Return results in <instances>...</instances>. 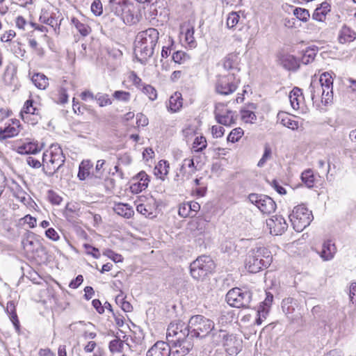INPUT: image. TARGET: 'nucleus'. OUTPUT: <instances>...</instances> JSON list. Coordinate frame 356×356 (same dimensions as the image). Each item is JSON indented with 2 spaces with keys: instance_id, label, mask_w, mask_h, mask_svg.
<instances>
[{
  "instance_id": "nucleus-52",
  "label": "nucleus",
  "mask_w": 356,
  "mask_h": 356,
  "mask_svg": "<svg viewBox=\"0 0 356 356\" xmlns=\"http://www.w3.org/2000/svg\"><path fill=\"white\" fill-rule=\"evenodd\" d=\"M142 91L145 93L150 100L154 101L157 98V92L156 89L151 85L145 84L142 88Z\"/></svg>"
},
{
  "instance_id": "nucleus-37",
  "label": "nucleus",
  "mask_w": 356,
  "mask_h": 356,
  "mask_svg": "<svg viewBox=\"0 0 356 356\" xmlns=\"http://www.w3.org/2000/svg\"><path fill=\"white\" fill-rule=\"evenodd\" d=\"M182 106V98L181 95L178 92H175L173 95L170 97L168 108L172 112L175 113L178 111Z\"/></svg>"
},
{
  "instance_id": "nucleus-3",
  "label": "nucleus",
  "mask_w": 356,
  "mask_h": 356,
  "mask_svg": "<svg viewBox=\"0 0 356 356\" xmlns=\"http://www.w3.org/2000/svg\"><path fill=\"white\" fill-rule=\"evenodd\" d=\"M43 171L49 177H52L63 165L65 157L62 149L58 145H51L49 150L42 154Z\"/></svg>"
},
{
  "instance_id": "nucleus-17",
  "label": "nucleus",
  "mask_w": 356,
  "mask_h": 356,
  "mask_svg": "<svg viewBox=\"0 0 356 356\" xmlns=\"http://www.w3.org/2000/svg\"><path fill=\"white\" fill-rule=\"evenodd\" d=\"M171 344L162 341L155 343L147 352L146 356H170Z\"/></svg>"
},
{
  "instance_id": "nucleus-21",
  "label": "nucleus",
  "mask_w": 356,
  "mask_h": 356,
  "mask_svg": "<svg viewBox=\"0 0 356 356\" xmlns=\"http://www.w3.org/2000/svg\"><path fill=\"white\" fill-rule=\"evenodd\" d=\"M239 60L240 59L237 54H229L223 60V67L227 71H231V72H236L238 75V73L241 70L239 67Z\"/></svg>"
},
{
  "instance_id": "nucleus-45",
  "label": "nucleus",
  "mask_w": 356,
  "mask_h": 356,
  "mask_svg": "<svg viewBox=\"0 0 356 356\" xmlns=\"http://www.w3.org/2000/svg\"><path fill=\"white\" fill-rule=\"evenodd\" d=\"M72 24L76 27V30L83 35L86 36L90 32V28L87 24L80 22L77 19L73 18L72 19Z\"/></svg>"
},
{
  "instance_id": "nucleus-7",
  "label": "nucleus",
  "mask_w": 356,
  "mask_h": 356,
  "mask_svg": "<svg viewBox=\"0 0 356 356\" xmlns=\"http://www.w3.org/2000/svg\"><path fill=\"white\" fill-rule=\"evenodd\" d=\"M252 298V293L250 291L235 287L227 293L226 301L233 307L250 308Z\"/></svg>"
},
{
  "instance_id": "nucleus-29",
  "label": "nucleus",
  "mask_w": 356,
  "mask_h": 356,
  "mask_svg": "<svg viewBox=\"0 0 356 356\" xmlns=\"http://www.w3.org/2000/svg\"><path fill=\"white\" fill-rule=\"evenodd\" d=\"M29 76L31 77V82L38 89L44 90L49 86V79L44 74L34 73L31 76V72H29Z\"/></svg>"
},
{
  "instance_id": "nucleus-62",
  "label": "nucleus",
  "mask_w": 356,
  "mask_h": 356,
  "mask_svg": "<svg viewBox=\"0 0 356 356\" xmlns=\"http://www.w3.org/2000/svg\"><path fill=\"white\" fill-rule=\"evenodd\" d=\"M129 79L133 82V84L138 88H142L145 85L142 79L134 71L131 72Z\"/></svg>"
},
{
  "instance_id": "nucleus-27",
  "label": "nucleus",
  "mask_w": 356,
  "mask_h": 356,
  "mask_svg": "<svg viewBox=\"0 0 356 356\" xmlns=\"http://www.w3.org/2000/svg\"><path fill=\"white\" fill-rule=\"evenodd\" d=\"M297 307V301L292 298H287L282 302V309L284 313L289 317L293 318L296 316L294 313Z\"/></svg>"
},
{
  "instance_id": "nucleus-25",
  "label": "nucleus",
  "mask_w": 356,
  "mask_h": 356,
  "mask_svg": "<svg viewBox=\"0 0 356 356\" xmlns=\"http://www.w3.org/2000/svg\"><path fill=\"white\" fill-rule=\"evenodd\" d=\"M336 251L335 245L328 240L323 243L319 254L324 261H329L334 257Z\"/></svg>"
},
{
  "instance_id": "nucleus-50",
  "label": "nucleus",
  "mask_w": 356,
  "mask_h": 356,
  "mask_svg": "<svg viewBox=\"0 0 356 356\" xmlns=\"http://www.w3.org/2000/svg\"><path fill=\"white\" fill-rule=\"evenodd\" d=\"M271 154H272V150H271L270 147L268 144H266L264 146V154L262 155V157L259 161V162L257 163V166L259 168L264 167L265 163H266V161L271 157Z\"/></svg>"
},
{
  "instance_id": "nucleus-12",
  "label": "nucleus",
  "mask_w": 356,
  "mask_h": 356,
  "mask_svg": "<svg viewBox=\"0 0 356 356\" xmlns=\"http://www.w3.org/2000/svg\"><path fill=\"white\" fill-rule=\"evenodd\" d=\"M318 81L321 83L323 90L326 91L325 93L324 104L326 105L332 102L333 99V78L330 72H323Z\"/></svg>"
},
{
  "instance_id": "nucleus-11",
  "label": "nucleus",
  "mask_w": 356,
  "mask_h": 356,
  "mask_svg": "<svg viewBox=\"0 0 356 356\" xmlns=\"http://www.w3.org/2000/svg\"><path fill=\"white\" fill-rule=\"evenodd\" d=\"M40 118L37 103L32 99H27L24 104V122L34 125Z\"/></svg>"
},
{
  "instance_id": "nucleus-4",
  "label": "nucleus",
  "mask_w": 356,
  "mask_h": 356,
  "mask_svg": "<svg viewBox=\"0 0 356 356\" xmlns=\"http://www.w3.org/2000/svg\"><path fill=\"white\" fill-rule=\"evenodd\" d=\"M214 326V322L203 315L192 316L189 318L190 341H193L195 338H205L211 332Z\"/></svg>"
},
{
  "instance_id": "nucleus-23",
  "label": "nucleus",
  "mask_w": 356,
  "mask_h": 356,
  "mask_svg": "<svg viewBox=\"0 0 356 356\" xmlns=\"http://www.w3.org/2000/svg\"><path fill=\"white\" fill-rule=\"evenodd\" d=\"M134 179L138 181L137 183L134 184L131 186V188L136 193L143 191L148 186L149 177L145 171H140L135 177H134Z\"/></svg>"
},
{
  "instance_id": "nucleus-31",
  "label": "nucleus",
  "mask_w": 356,
  "mask_h": 356,
  "mask_svg": "<svg viewBox=\"0 0 356 356\" xmlns=\"http://www.w3.org/2000/svg\"><path fill=\"white\" fill-rule=\"evenodd\" d=\"M277 118L283 126L292 130L298 129V122L293 120L292 118L286 113H279L277 115Z\"/></svg>"
},
{
  "instance_id": "nucleus-44",
  "label": "nucleus",
  "mask_w": 356,
  "mask_h": 356,
  "mask_svg": "<svg viewBox=\"0 0 356 356\" xmlns=\"http://www.w3.org/2000/svg\"><path fill=\"white\" fill-rule=\"evenodd\" d=\"M19 131L14 127L8 126L4 129L0 128V139L4 140L7 138L17 135Z\"/></svg>"
},
{
  "instance_id": "nucleus-46",
  "label": "nucleus",
  "mask_w": 356,
  "mask_h": 356,
  "mask_svg": "<svg viewBox=\"0 0 356 356\" xmlns=\"http://www.w3.org/2000/svg\"><path fill=\"white\" fill-rule=\"evenodd\" d=\"M207 147V140L204 136L196 137L193 143V149L195 152H200Z\"/></svg>"
},
{
  "instance_id": "nucleus-49",
  "label": "nucleus",
  "mask_w": 356,
  "mask_h": 356,
  "mask_svg": "<svg viewBox=\"0 0 356 356\" xmlns=\"http://www.w3.org/2000/svg\"><path fill=\"white\" fill-rule=\"evenodd\" d=\"M95 99L97 102L99 106L103 107L112 104L111 99L109 98L108 95L98 92L95 95Z\"/></svg>"
},
{
  "instance_id": "nucleus-60",
  "label": "nucleus",
  "mask_w": 356,
  "mask_h": 356,
  "mask_svg": "<svg viewBox=\"0 0 356 356\" xmlns=\"http://www.w3.org/2000/svg\"><path fill=\"white\" fill-rule=\"evenodd\" d=\"M268 310L264 309V307H259L257 310L258 317L256 318L255 323L258 325H261L268 314Z\"/></svg>"
},
{
  "instance_id": "nucleus-15",
  "label": "nucleus",
  "mask_w": 356,
  "mask_h": 356,
  "mask_svg": "<svg viewBox=\"0 0 356 356\" xmlns=\"http://www.w3.org/2000/svg\"><path fill=\"white\" fill-rule=\"evenodd\" d=\"M220 106L222 107L223 105L222 104H217L214 111L215 119L218 123L229 127L234 124V113L227 109L223 112L222 109H220Z\"/></svg>"
},
{
  "instance_id": "nucleus-20",
  "label": "nucleus",
  "mask_w": 356,
  "mask_h": 356,
  "mask_svg": "<svg viewBox=\"0 0 356 356\" xmlns=\"http://www.w3.org/2000/svg\"><path fill=\"white\" fill-rule=\"evenodd\" d=\"M154 47L155 46H135L134 54L136 59L140 63L144 64L147 59L153 55Z\"/></svg>"
},
{
  "instance_id": "nucleus-47",
  "label": "nucleus",
  "mask_w": 356,
  "mask_h": 356,
  "mask_svg": "<svg viewBox=\"0 0 356 356\" xmlns=\"http://www.w3.org/2000/svg\"><path fill=\"white\" fill-rule=\"evenodd\" d=\"M293 15L298 18L299 20L306 22L309 18V10L305 8H296L293 10Z\"/></svg>"
},
{
  "instance_id": "nucleus-57",
  "label": "nucleus",
  "mask_w": 356,
  "mask_h": 356,
  "mask_svg": "<svg viewBox=\"0 0 356 356\" xmlns=\"http://www.w3.org/2000/svg\"><path fill=\"white\" fill-rule=\"evenodd\" d=\"M83 248L87 254L91 255L95 259H98L100 257L101 254L98 248L93 247L88 243L83 244Z\"/></svg>"
},
{
  "instance_id": "nucleus-48",
  "label": "nucleus",
  "mask_w": 356,
  "mask_h": 356,
  "mask_svg": "<svg viewBox=\"0 0 356 356\" xmlns=\"http://www.w3.org/2000/svg\"><path fill=\"white\" fill-rule=\"evenodd\" d=\"M241 119L245 123H254L257 120V116L253 111L241 109Z\"/></svg>"
},
{
  "instance_id": "nucleus-22",
  "label": "nucleus",
  "mask_w": 356,
  "mask_h": 356,
  "mask_svg": "<svg viewBox=\"0 0 356 356\" xmlns=\"http://www.w3.org/2000/svg\"><path fill=\"white\" fill-rule=\"evenodd\" d=\"M213 343L216 345L222 344L224 346H229V341L232 340V335H229L225 330H216L215 327L210 333Z\"/></svg>"
},
{
  "instance_id": "nucleus-14",
  "label": "nucleus",
  "mask_w": 356,
  "mask_h": 356,
  "mask_svg": "<svg viewBox=\"0 0 356 356\" xmlns=\"http://www.w3.org/2000/svg\"><path fill=\"white\" fill-rule=\"evenodd\" d=\"M277 60L280 65L289 71L296 72L300 67V60L289 54H278Z\"/></svg>"
},
{
  "instance_id": "nucleus-26",
  "label": "nucleus",
  "mask_w": 356,
  "mask_h": 356,
  "mask_svg": "<svg viewBox=\"0 0 356 356\" xmlns=\"http://www.w3.org/2000/svg\"><path fill=\"white\" fill-rule=\"evenodd\" d=\"M6 312L16 330V332L17 333L18 336H19L21 331L20 323L16 313L15 303L13 301L8 302L6 307Z\"/></svg>"
},
{
  "instance_id": "nucleus-5",
  "label": "nucleus",
  "mask_w": 356,
  "mask_h": 356,
  "mask_svg": "<svg viewBox=\"0 0 356 356\" xmlns=\"http://www.w3.org/2000/svg\"><path fill=\"white\" fill-rule=\"evenodd\" d=\"M216 267L215 263L209 256L198 257L190 264V274L197 281H203L209 274L212 273Z\"/></svg>"
},
{
  "instance_id": "nucleus-28",
  "label": "nucleus",
  "mask_w": 356,
  "mask_h": 356,
  "mask_svg": "<svg viewBox=\"0 0 356 356\" xmlns=\"http://www.w3.org/2000/svg\"><path fill=\"white\" fill-rule=\"evenodd\" d=\"M330 5L327 2H323L319 7H317L312 15V18L318 22L325 20L326 15L330 11Z\"/></svg>"
},
{
  "instance_id": "nucleus-34",
  "label": "nucleus",
  "mask_w": 356,
  "mask_h": 356,
  "mask_svg": "<svg viewBox=\"0 0 356 356\" xmlns=\"http://www.w3.org/2000/svg\"><path fill=\"white\" fill-rule=\"evenodd\" d=\"M317 51V47L315 48L314 47H308L306 48L305 50H302V54L300 58L298 59L300 60V62H301L302 64L307 65L314 60Z\"/></svg>"
},
{
  "instance_id": "nucleus-16",
  "label": "nucleus",
  "mask_w": 356,
  "mask_h": 356,
  "mask_svg": "<svg viewBox=\"0 0 356 356\" xmlns=\"http://www.w3.org/2000/svg\"><path fill=\"white\" fill-rule=\"evenodd\" d=\"M267 225L270 227V233L275 235H281L284 232L288 225L282 216H275L267 221Z\"/></svg>"
},
{
  "instance_id": "nucleus-18",
  "label": "nucleus",
  "mask_w": 356,
  "mask_h": 356,
  "mask_svg": "<svg viewBox=\"0 0 356 356\" xmlns=\"http://www.w3.org/2000/svg\"><path fill=\"white\" fill-rule=\"evenodd\" d=\"M322 87L317 79H312L307 92L309 93L311 99L314 102L321 100L324 103L326 91Z\"/></svg>"
},
{
  "instance_id": "nucleus-13",
  "label": "nucleus",
  "mask_w": 356,
  "mask_h": 356,
  "mask_svg": "<svg viewBox=\"0 0 356 356\" xmlns=\"http://www.w3.org/2000/svg\"><path fill=\"white\" fill-rule=\"evenodd\" d=\"M159 31L154 28L139 32L135 42L140 44H156L159 40Z\"/></svg>"
},
{
  "instance_id": "nucleus-10",
  "label": "nucleus",
  "mask_w": 356,
  "mask_h": 356,
  "mask_svg": "<svg viewBox=\"0 0 356 356\" xmlns=\"http://www.w3.org/2000/svg\"><path fill=\"white\" fill-rule=\"evenodd\" d=\"M251 203L254 204L263 213L270 214L276 209L275 201L268 195L251 193L248 195Z\"/></svg>"
},
{
  "instance_id": "nucleus-51",
  "label": "nucleus",
  "mask_w": 356,
  "mask_h": 356,
  "mask_svg": "<svg viewBox=\"0 0 356 356\" xmlns=\"http://www.w3.org/2000/svg\"><path fill=\"white\" fill-rule=\"evenodd\" d=\"M243 130L240 128L234 129L228 135L227 140L232 143H236L238 141V140L243 136Z\"/></svg>"
},
{
  "instance_id": "nucleus-54",
  "label": "nucleus",
  "mask_w": 356,
  "mask_h": 356,
  "mask_svg": "<svg viewBox=\"0 0 356 356\" xmlns=\"http://www.w3.org/2000/svg\"><path fill=\"white\" fill-rule=\"evenodd\" d=\"M47 199L54 205H59L63 200V198L53 190H49L47 191Z\"/></svg>"
},
{
  "instance_id": "nucleus-56",
  "label": "nucleus",
  "mask_w": 356,
  "mask_h": 356,
  "mask_svg": "<svg viewBox=\"0 0 356 356\" xmlns=\"http://www.w3.org/2000/svg\"><path fill=\"white\" fill-rule=\"evenodd\" d=\"M103 254L113 260L115 263L122 262L123 261V257L121 254L115 253L111 249H106Z\"/></svg>"
},
{
  "instance_id": "nucleus-43",
  "label": "nucleus",
  "mask_w": 356,
  "mask_h": 356,
  "mask_svg": "<svg viewBox=\"0 0 356 356\" xmlns=\"http://www.w3.org/2000/svg\"><path fill=\"white\" fill-rule=\"evenodd\" d=\"M124 347V341L117 337L111 340L108 344L109 350L112 353H121Z\"/></svg>"
},
{
  "instance_id": "nucleus-36",
  "label": "nucleus",
  "mask_w": 356,
  "mask_h": 356,
  "mask_svg": "<svg viewBox=\"0 0 356 356\" xmlns=\"http://www.w3.org/2000/svg\"><path fill=\"white\" fill-rule=\"evenodd\" d=\"M170 165L167 161L161 160L154 169L155 176L164 180V177L168 175Z\"/></svg>"
},
{
  "instance_id": "nucleus-61",
  "label": "nucleus",
  "mask_w": 356,
  "mask_h": 356,
  "mask_svg": "<svg viewBox=\"0 0 356 356\" xmlns=\"http://www.w3.org/2000/svg\"><path fill=\"white\" fill-rule=\"evenodd\" d=\"M239 16L236 13L232 12L230 13L227 19V25L228 27L232 28L235 26L238 22Z\"/></svg>"
},
{
  "instance_id": "nucleus-63",
  "label": "nucleus",
  "mask_w": 356,
  "mask_h": 356,
  "mask_svg": "<svg viewBox=\"0 0 356 356\" xmlns=\"http://www.w3.org/2000/svg\"><path fill=\"white\" fill-rule=\"evenodd\" d=\"M189 207L187 203H184L180 204L178 210L179 215L182 218H186L191 215V213L189 210Z\"/></svg>"
},
{
  "instance_id": "nucleus-53",
  "label": "nucleus",
  "mask_w": 356,
  "mask_h": 356,
  "mask_svg": "<svg viewBox=\"0 0 356 356\" xmlns=\"http://www.w3.org/2000/svg\"><path fill=\"white\" fill-rule=\"evenodd\" d=\"M91 12L95 16H100L103 13V5L101 0H94L90 6Z\"/></svg>"
},
{
  "instance_id": "nucleus-9",
  "label": "nucleus",
  "mask_w": 356,
  "mask_h": 356,
  "mask_svg": "<svg viewBox=\"0 0 356 356\" xmlns=\"http://www.w3.org/2000/svg\"><path fill=\"white\" fill-rule=\"evenodd\" d=\"M24 255L30 261H41L40 254L44 252L40 243L29 231L24 233Z\"/></svg>"
},
{
  "instance_id": "nucleus-1",
  "label": "nucleus",
  "mask_w": 356,
  "mask_h": 356,
  "mask_svg": "<svg viewBox=\"0 0 356 356\" xmlns=\"http://www.w3.org/2000/svg\"><path fill=\"white\" fill-rule=\"evenodd\" d=\"M189 322L175 321L168 325L166 338L172 348H178L173 354L177 356L186 355L193 348L194 342L190 341Z\"/></svg>"
},
{
  "instance_id": "nucleus-40",
  "label": "nucleus",
  "mask_w": 356,
  "mask_h": 356,
  "mask_svg": "<svg viewBox=\"0 0 356 356\" xmlns=\"http://www.w3.org/2000/svg\"><path fill=\"white\" fill-rule=\"evenodd\" d=\"M301 179L307 188H311L314 187L315 178L312 170L308 169L302 172L301 174Z\"/></svg>"
},
{
  "instance_id": "nucleus-8",
  "label": "nucleus",
  "mask_w": 356,
  "mask_h": 356,
  "mask_svg": "<svg viewBox=\"0 0 356 356\" xmlns=\"http://www.w3.org/2000/svg\"><path fill=\"white\" fill-rule=\"evenodd\" d=\"M239 83L240 79L236 72L219 75L216 85V92L222 95H229L236 91Z\"/></svg>"
},
{
  "instance_id": "nucleus-35",
  "label": "nucleus",
  "mask_w": 356,
  "mask_h": 356,
  "mask_svg": "<svg viewBox=\"0 0 356 356\" xmlns=\"http://www.w3.org/2000/svg\"><path fill=\"white\" fill-rule=\"evenodd\" d=\"M115 212L124 218H130L134 215V210L128 204L119 203L114 207Z\"/></svg>"
},
{
  "instance_id": "nucleus-2",
  "label": "nucleus",
  "mask_w": 356,
  "mask_h": 356,
  "mask_svg": "<svg viewBox=\"0 0 356 356\" xmlns=\"http://www.w3.org/2000/svg\"><path fill=\"white\" fill-rule=\"evenodd\" d=\"M273 261L270 251L264 246L252 248L245 259V268L250 273H256L268 267Z\"/></svg>"
},
{
  "instance_id": "nucleus-19",
  "label": "nucleus",
  "mask_w": 356,
  "mask_h": 356,
  "mask_svg": "<svg viewBox=\"0 0 356 356\" xmlns=\"http://www.w3.org/2000/svg\"><path fill=\"white\" fill-rule=\"evenodd\" d=\"M9 188L12 196L10 198L12 203L10 204V206L15 211L19 209V204L22 202V190L20 185L15 180H12Z\"/></svg>"
},
{
  "instance_id": "nucleus-32",
  "label": "nucleus",
  "mask_w": 356,
  "mask_h": 356,
  "mask_svg": "<svg viewBox=\"0 0 356 356\" xmlns=\"http://www.w3.org/2000/svg\"><path fill=\"white\" fill-rule=\"evenodd\" d=\"M356 38V33L349 27L344 26L342 27L339 35V41L341 44L353 42Z\"/></svg>"
},
{
  "instance_id": "nucleus-30",
  "label": "nucleus",
  "mask_w": 356,
  "mask_h": 356,
  "mask_svg": "<svg viewBox=\"0 0 356 356\" xmlns=\"http://www.w3.org/2000/svg\"><path fill=\"white\" fill-rule=\"evenodd\" d=\"M42 148V146L38 142L28 141V139H26V142H24V155L36 156L41 152Z\"/></svg>"
},
{
  "instance_id": "nucleus-41",
  "label": "nucleus",
  "mask_w": 356,
  "mask_h": 356,
  "mask_svg": "<svg viewBox=\"0 0 356 356\" xmlns=\"http://www.w3.org/2000/svg\"><path fill=\"white\" fill-rule=\"evenodd\" d=\"M205 220L203 219H197L191 222V229L194 235L202 234L205 229Z\"/></svg>"
},
{
  "instance_id": "nucleus-64",
  "label": "nucleus",
  "mask_w": 356,
  "mask_h": 356,
  "mask_svg": "<svg viewBox=\"0 0 356 356\" xmlns=\"http://www.w3.org/2000/svg\"><path fill=\"white\" fill-rule=\"evenodd\" d=\"M349 298L350 302L353 304H356V283H351L349 288Z\"/></svg>"
},
{
  "instance_id": "nucleus-39",
  "label": "nucleus",
  "mask_w": 356,
  "mask_h": 356,
  "mask_svg": "<svg viewBox=\"0 0 356 356\" xmlns=\"http://www.w3.org/2000/svg\"><path fill=\"white\" fill-rule=\"evenodd\" d=\"M40 20L41 22L50 26L54 31L56 30L57 26L59 27L58 19H56L55 14L49 15L48 13L45 12L40 15Z\"/></svg>"
},
{
  "instance_id": "nucleus-6",
  "label": "nucleus",
  "mask_w": 356,
  "mask_h": 356,
  "mask_svg": "<svg viewBox=\"0 0 356 356\" xmlns=\"http://www.w3.org/2000/svg\"><path fill=\"white\" fill-rule=\"evenodd\" d=\"M289 217L293 229L298 232L309 226L314 218L312 211L302 204L295 207Z\"/></svg>"
},
{
  "instance_id": "nucleus-33",
  "label": "nucleus",
  "mask_w": 356,
  "mask_h": 356,
  "mask_svg": "<svg viewBox=\"0 0 356 356\" xmlns=\"http://www.w3.org/2000/svg\"><path fill=\"white\" fill-rule=\"evenodd\" d=\"M93 164L90 161H83L79 168L78 177L80 180L83 181L90 175V170L92 168Z\"/></svg>"
},
{
  "instance_id": "nucleus-38",
  "label": "nucleus",
  "mask_w": 356,
  "mask_h": 356,
  "mask_svg": "<svg viewBox=\"0 0 356 356\" xmlns=\"http://www.w3.org/2000/svg\"><path fill=\"white\" fill-rule=\"evenodd\" d=\"M120 18L124 23L127 25H131L138 22V17L134 15V12L131 10V7L129 5L127 6V8L123 12V15H121Z\"/></svg>"
},
{
  "instance_id": "nucleus-55",
  "label": "nucleus",
  "mask_w": 356,
  "mask_h": 356,
  "mask_svg": "<svg viewBox=\"0 0 356 356\" xmlns=\"http://www.w3.org/2000/svg\"><path fill=\"white\" fill-rule=\"evenodd\" d=\"M113 97L119 101L127 102L130 100L131 94L123 90H116L113 95Z\"/></svg>"
},
{
  "instance_id": "nucleus-58",
  "label": "nucleus",
  "mask_w": 356,
  "mask_h": 356,
  "mask_svg": "<svg viewBox=\"0 0 356 356\" xmlns=\"http://www.w3.org/2000/svg\"><path fill=\"white\" fill-rule=\"evenodd\" d=\"M105 160L100 159L97 161L96 167H95V171L92 172V176L95 178L100 179L103 175V170L102 168L104 165L105 164Z\"/></svg>"
},
{
  "instance_id": "nucleus-24",
  "label": "nucleus",
  "mask_w": 356,
  "mask_h": 356,
  "mask_svg": "<svg viewBox=\"0 0 356 356\" xmlns=\"http://www.w3.org/2000/svg\"><path fill=\"white\" fill-rule=\"evenodd\" d=\"M127 4L124 0H108V3L105 7V10H109L118 17L123 15Z\"/></svg>"
},
{
  "instance_id": "nucleus-42",
  "label": "nucleus",
  "mask_w": 356,
  "mask_h": 356,
  "mask_svg": "<svg viewBox=\"0 0 356 356\" xmlns=\"http://www.w3.org/2000/svg\"><path fill=\"white\" fill-rule=\"evenodd\" d=\"M194 28L193 26L188 27L185 31L184 29L181 32L180 40L182 41L184 40V42L187 44H192L195 42L194 38Z\"/></svg>"
},
{
  "instance_id": "nucleus-59",
  "label": "nucleus",
  "mask_w": 356,
  "mask_h": 356,
  "mask_svg": "<svg viewBox=\"0 0 356 356\" xmlns=\"http://www.w3.org/2000/svg\"><path fill=\"white\" fill-rule=\"evenodd\" d=\"M25 160L26 163L31 168H39L41 167L40 159L33 155L26 156Z\"/></svg>"
}]
</instances>
